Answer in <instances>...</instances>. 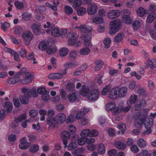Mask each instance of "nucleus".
I'll return each mask as SVG.
<instances>
[{
	"label": "nucleus",
	"mask_w": 156,
	"mask_h": 156,
	"mask_svg": "<svg viewBox=\"0 0 156 156\" xmlns=\"http://www.w3.org/2000/svg\"><path fill=\"white\" fill-rule=\"evenodd\" d=\"M21 91L25 93L24 95L23 96L20 98L21 103L23 105H27L29 102V99L32 96L34 98L38 96L36 89L33 88L31 89H28L26 87L22 88Z\"/></svg>",
	"instance_id": "nucleus-1"
},
{
	"label": "nucleus",
	"mask_w": 156,
	"mask_h": 156,
	"mask_svg": "<svg viewBox=\"0 0 156 156\" xmlns=\"http://www.w3.org/2000/svg\"><path fill=\"white\" fill-rule=\"evenodd\" d=\"M141 116V113L140 112L135 113L133 116V119L135 120L134 125L136 127H142L144 124L145 117Z\"/></svg>",
	"instance_id": "nucleus-2"
},
{
	"label": "nucleus",
	"mask_w": 156,
	"mask_h": 156,
	"mask_svg": "<svg viewBox=\"0 0 156 156\" xmlns=\"http://www.w3.org/2000/svg\"><path fill=\"white\" fill-rule=\"evenodd\" d=\"M55 113V112L52 110L48 111L47 115L48 118L47 119V124L49 125V127L51 128H54L55 124L53 123L54 122V119L53 117Z\"/></svg>",
	"instance_id": "nucleus-3"
},
{
	"label": "nucleus",
	"mask_w": 156,
	"mask_h": 156,
	"mask_svg": "<svg viewBox=\"0 0 156 156\" xmlns=\"http://www.w3.org/2000/svg\"><path fill=\"white\" fill-rule=\"evenodd\" d=\"M22 37L25 41V43L27 44H29L33 37V35L30 31H26L23 32Z\"/></svg>",
	"instance_id": "nucleus-4"
},
{
	"label": "nucleus",
	"mask_w": 156,
	"mask_h": 156,
	"mask_svg": "<svg viewBox=\"0 0 156 156\" xmlns=\"http://www.w3.org/2000/svg\"><path fill=\"white\" fill-rule=\"evenodd\" d=\"M99 96L98 91L96 89H93L90 91L87 97L88 100L92 101L97 99Z\"/></svg>",
	"instance_id": "nucleus-5"
},
{
	"label": "nucleus",
	"mask_w": 156,
	"mask_h": 156,
	"mask_svg": "<svg viewBox=\"0 0 156 156\" xmlns=\"http://www.w3.org/2000/svg\"><path fill=\"white\" fill-rule=\"evenodd\" d=\"M66 119V116L63 113H60L57 115L54 119V122L53 123L55 124L54 128L55 127L56 124V123H62Z\"/></svg>",
	"instance_id": "nucleus-6"
},
{
	"label": "nucleus",
	"mask_w": 156,
	"mask_h": 156,
	"mask_svg": "<svg viewBox=\"0 0 156 156\" xmlns=\"http://www.w3.org/2000/svg\"><path fill=\"white\" fill-rule=\"evenodd\" d=\"M123 13L122 17L123 21L127 24H130L131 23L132 20L129 16L130 11L128 10H124L123 11Z\"/></svg>",
	"instance_id": "nucleus-7"
},
{
	"label": "nucleus",
	"mask_w": 156,
	"mask_h": 156,
	"mask_svg": "<svg viewBox=\"0 0 156 156\" xmlns=\"http://www.w3.org/2000/svg\"><path fill=\"white\" fill-rule=\"evenodd\" d=\"M61 136L63 141V143L64 145L65 148L67 147L68 143V141L67 139H69L70 138L71 134L66 131H64L61 134Z\"/></svg>",
	"instance_id": "nucleus-8"
},
{
	"label": "nucleus",
	"mask_w": 156,
	"mask_h": 156,
	"mask_svg": "<svg viewBox=\"0 0 156 156\" xmlns=\"http://www.w3.org/2000/svg\"><path fill=\"white\" fill-rule=\"evenodd\" d=\"M62 73H54L49 75L48 77L49 78L52 80L59 79L62 78L63 75L66 73V70L64 69L63 71L61 72Z\"/></svg>",
	"instance_id": "nucleus-9"
},
{
	"label": "nucleus",
	"mask_w": 156,
	"mask_h": 156,
	"mask_svg": "<svg viewBox=\"0 0 156 156\" xmlns=\"http://www.w3.org/2000/svg\"><path fill=\"white\" fill-rule=\"evenodd\" d=\"M116 88L119 98H122L126 95L128 91V88L127 87H117Z\"/></svg>",
	"instance_id": "nucleus-10"
},
{
	"label": "nucleus",
	"mask_w": 156,
	"mask_h": 156,
	"mask_svg": "<svg viewBox=\"0 0 156 156\" xmlns=\"http://www.w3.org/2000/svg\"><path fill=\"white\" fill-rule=\"evenodd\" d=\"M75 28L83 33H90L92 30V28L91 27L85 24L81 25L79 27H76Z\"/></svg>",
	"instance_id": "nucleus-11"
},
{
	"label": "nucleus",
	"mask_w": 156,
	"mask_h": 156,
	"mask_svg": "<svg viewBox=\"0 0 156 156\" xmlns=\"http://www.w3.org/2000/svg\"><path fill=\"white\" fill-rule=\"evenodd\" d=\"M154 120L151 118H145L144 125L146 129H149L152 126Z\"/></svg>",
	"instance_id": "nucleus-12"
},
{
	"label": "nucleus",
	"mask_w": 156,
	"mask_h": 156,
	"mask_svg": "<svg viewBox=\"0 0 156 156\" xmlns=\"http://www.w3.org/2000/svg\"><path fill=\"white\" fill-rule=\"evenodd\" d=\"M26 76L21 81L22 83L23 84H27L31 82L34 78L33 75L27 73L25 75Z\"/></svg>",
	"instance_id": "nucleus-13"
},
{
	"label": "nucleus",
	"mask_w": 156,
	"mask_h": 156,
	"mask_svg": "<svg viewBox=\"0 0 156 156\" xmlns=\"http://www.w3.org/2000/svg\"><path fill=\"white\" fill-rule=\"evenodd\" d=\"M120 15L119 10H111L108 13V17L110 19H113L118 17Z\"/></svg>",
	"instance_id": "nucleus-14"
},
{
	"label": "nucleus",
	"mask_w": 156,
	"mask_h": 156,
	"mask_svg": "<svg viewBox=\"0 0 156 156\" xmlns=\"http://www.w3.org/2000/svg\"><path fill=\"white\" fill-rule=\"evenodd\" d=\"M41 27L40 24L34 23L31 26V28L34 34L37 35L39 34L41 32Z\"/></svg>",
	"instance_id": "nucleus-15"
},
{
	"label": "nucleus",
	"mask_w": 156,
	"mask_h": 156,
	"mask_svg": "<svg viewBox=\"0 0 156 156\" xmlns=\"http://www.w3.org/2000/svg\"><path fill=\"white\" fill-rule=\"evenodd\" d=\"M98 7L94 3L91 4L87 9V12L89 15H92L97 12Z\"/></svg>",
	"instance_id": "nucleus-16"
},
{
	"label": "nucleus",
	"mask_w": 156,
	"mask_h": 156,
	"mask_svg": "<svg viewBox=\"0 0 156 156\" xmlns=\"http://www.w3.org/2000/svg\"><path fill=\"white\" fill-rule=\"evenodd\" d=\"M110 25V26H112L119 29L121 27L122 22L119 20L116 19L111 21Z\"/></svg>",
	"instance_id": "nucleus-17"
},
{
	"label": "nucleus",
	"mask_w": 156,
	"mask_h": 156,
	"mask_svg": "<svg viewBox=\"0 0 156 156\" xmlns=\"http://www.w3.org/2000/svg\"><path fill=\"white\" fill-rule=\"evenodd\" d=\"M94 63L96 65L94 70L95 71H97L102 67L104 65V62L102 60L98 59L94 61Z\"/></svg>",
	"instance_id": "nucleus-18"
},
{
	"label": "nucleus",
	"mask_w": 156,
	"mask_h": 156,
	"mask_svg": "<svg viewBox=\"0 0 156 156\" xmlns=\"http://www.w3.org/2000/svg\"><path fill=\"white\" fill-rule=\"evenodd\" d=\"M116 88H112L110 91L109 97L112 99H115L119 98Z\"/></svg>",
	"instance_id": "nucleus-19"
},
{
	"label": "nucleus",
	"mask_w": 156,
	"mask_h": 156,
	"mask_svg": "<svg viewBox=\"0 0 156 156\" xmlns=\"http://www.w3.org/2000/svg\"><path fill=\"white\" fill-rule=\"evenodd\" d=\"M88 36V34H86L84 35H83L82 37L83 38H84L85 45L88 47H91L92 46V44L90 40L91 37L90 36L89 37V39H86L87 37ZM89 36H90V35Z\"/></svg>",
	"instance_id": "nucleus-20"
},
{
	"label": "nucleus",
	"mask_w": 156,
	"mask_h": 156,
	"mask_svg": "<svg viewBox=\"0 0 156 156\" xmlns=\"http://www.w3.org/2000/svg\"><path fill=\"white\" fill-rule=\"evenodd\" d=\"M114 145L117 148L122 150L125 149L126 147L125 144L120 141L115 142L114 143Z\"/></svg>",
	"instance_id": "nucleus-21"
},
{
	"label": "nucleus",
	"mask_w": 156,
	"mask_h": 156,
	"mask_svg": "<svg viewBox=\"0 0 156 156\" xmlns=\"http://www.w3.org/2000/svg\"><path fill=\"white\" fill-rule=\"evenodd\" d=\"M49 45V43L48 42L43 41L39 45L38 48L40 50L44 51L47 49Z\"/></svg>",
	"instance_id": "nucleus-22"
},
{
	"label": "nucleus",
	"mask_w": 156,
	"mask_h": 156,
	"mask_svg": "<svg viewBox=\"0 0 156 156\" xmlns=\"http://www.w3.org/2000/svg\"><path fill=\"white\" fill-rule=\"evenodd\" d=\"M125 37V34L122 33H119L115 37V41L116 43L121 42Z\"/></svg>",
	"instance_id": "nucleus-23"
},
{
	"label": "nucleus",
	"mask_w": 156,
	"mask_h": 156,
	"mask_svg": "<svg viewBox=\"0 0 156 156\" xmlns=\"http://www.w3.org/2000/svg\"><path fill=\"white\" fill-rule=\"evenodd\" d=\"M90 90V88L88 87L85 85H83L80 92L82 96H85L87 95Z\"/></svg>",
	"instance_id": "nucleus-24"
},
{
	"label": "nucleus",
	"mask_w": 156,
	"mask_h": 156,
	"mask_svg": "<svg viewBox=\"0 0 156 156\" xmlns=\"http://www.w3.org/2000/svg\"><path fill=\"white\" fill-rule=\"evenodd\" d=\"M21 80L20 77H12L7 80V82L10 84H13L18 83Z\"/></svg>",
	"instance_id": "nucleus-25"
},
{
	"label": "nucleus",
	"mask_w": 156,
	"mask_h": 156,
	"mask_svg": "<svg viewBox=\"0 0 156 156\" xmlns=\"http://www.w3.org/2000/svg\"><path fill=\"white\" fill-rule=\"evenodd\" d=\"M78 66V63L77 62H67L64 65V66L66 68H73L76 67Z\"/></svg>",
	"instance_id": "nucleus-26"
},
{
	"label": "nucleus",
	"mask_w": 156,
	"mask_h": 156,
	"mask_svg": "<svg viewBox=\"0 0 156 156\" xmlns=\"http://www.w3.org/2000/svg\"><path fill=\"white\" fill-rule=\"evenodd\" d=\"M156 17V13L152 12L148 16L146 21L148 23H151L155 19Z\"/></svg>",
	"instance_id": "nucleus-27"
},
{
	"label": "nucleus",
	"mask_w": 156,
	"mask_h": 156,
	"mask_svg": "<svg viewBox=\"0 0 156 156\" xmlns=\"http://www.w3.org/2000/svg\"><path fill=\"white\" fill-rule=\"evenodd\" d=\"M92 22L96 24H99L104 22L103 18L100 16H96L92 18Z\"/></svg>",
	"instance_id": "nucleus-28"
},
{
	"label": "nucleus",
	"mask_w": 156,
	"mask_h": 156,
	"mask_svg": "<svg viewBox=\"0 0 156 156\" xmlns=\"http://www.w3.org/2000/svg\"><path fill=\"white\" fill-rule=\"evenodd\" d=\"M90 52V49L87 47L82 48L80 51V54L82 55H88Z\"/></svg>",
	"instance_id": "nucleus-29"
},
{
	"label": "nucleus",
	"mask_w": 156,
	"mask_h": 156,
	"mask_svg": "<svg viewBox=\"0 0 156 156\" xmlns=\"http://www.w3.org/2000/svg\"><path fill=\"white\" fill-rule=\"evenodd\" d=\"M5 108L8 112H10L12 109V105L11 103L9 101H7L5 103L4 106Z\"/></svg>",
	"instance_id": "nucleus-30"
},
{
	"label": "nucleus",
	"mask_w": 156,
	"mask_h": 156,
	"mask_svg": "<svg viewBox=\"0 0 156 156\" xmlns=\"http://www.w3.org/2000/svg\"><path fill=\"white\" fill-rule=\"evenodd\" d=\"M77 11V15L80 16L84 15L87 12L86 9L82 7L78 8Z\"/></svg>",
	"instance_id": "nucleus-31"
},
{
	"label": "nucleus",
	"mask_w": 156,
	"mask_h": 156,
	"mask_svg": "<svg viewBox=\"0 0 156 156\" xmlns=\"http://www.w3.org/2000/svg\"><path fill=\"white\" fill-rule=\"evenodd\" d=\"M137 144L140 148H144L146 146V142L143 139H138L137 141Z\"/></svg>",
	"instance_id": "nucleus-32"
},
{
	"label": "nucleus",
	"mask_w": 156,
	"mask_h": 156,
	"mask_svg": "<svg viewBox=\"0 0 156 156\" xmlns=\"http://www.w3.org/2000/svg\"><path fill=\"white\" fill-rule=\"evenodd\" d=\"M115 107V105L113 102L109 103L106 105L105 106L106 109L108 111H111L114 109Z\"/></svg>",
	"instance_id": "nucleus-33"
},
{
	"label": "nucleus",
	"mask_w": 156,
	"mask_h": 156,
	"mask_svg": "<svg viewBox=\"0 0 156 156\" xmlns=\"http://www.w3.org/2000/svg\"><path fill=\"white\" fill-rule=\"evenodd\" d=\"M56 51V46L54 45H50L47 51V53L51 55L54 53Z\"/></svg>",
	"instance_id": "nucleus-34"
},
{
	"label": "nucleus",
	"mask_w": 156,
	"mask_h": 156,
	"mask_svg": "<svg viewBox=\"0 0 156 156\" xmlns=\"http://www.w3.org/2000/svg\"><path fill=\"white\" fill-rule=\"evenodd\" d=\"M141 26V23L140 21L138 20L134 21L132 23L133 28L135 30H137Z\"/></svg>",
	"instance_id": "nucleus-35"
},
{
	"label": "nucleus",
	"mask_w": 156,
	"mask_h": 156,
	"mask_svg": "<svg viewBox=\"0 0 156 156\" xmlns=\"http://www.w3.org/2000/svg\"><path fill=\"white\" fill-rule=\"evenodd\" d=\"M68 49L66 48H61L59 51V55L62 57L66 56L68 52Z\"/></svg>",
	"instance_id": "nucleus-36"
},
{
	"label": "nucleus",
	"mask_w": 156,
	"mask_h": 156,
	"mask_svg": "<svg viewBox=\"0 0 156 156\" xmlns=\"http://www.w3.org/2000/svg\"><path fill=\"white\" fill-rule=\"evenodd\" d=\"M105 147L104 145L101 144H99V148L98 149V153L100 154H103L105 152Z\"/></svg>",
	"instance_id": "nucleus-37"
},
{
	"label": "nucleus",
	"mask_w": 156,
	"mask_h": 156,
	"mask_svg": "<svg viewBox=\"0 0 156 156\" xmlns=\"http://www.w3.org/2000/svg\"><path fill=\"white\" fill-rule=\"evenodd\" d=\"M68 98L70 102H74L76 99L77 96L75 93H73L69 94Z\"/></svg>",
	"instance_id": "nucleus-38"
},
{
	"label": "nucleus",
	"mask_w": 156,
	"mask_h": 156,
	"mask_svg": "<svg viewBox=\"0 0 156 156\" xmlns=\"http://www.w3.org/2000/svg\"><path fill=\"white\" fill-rule=\"evenodd\" d=\"M26 115L25 114H23L20 115L18 117L15 118V122H19L26 119Z\"/></svg>",
	"instance_id": "nucleus-39"
},
{
	"label": "nucleus",
	"mask_w": 156,
	"mask_h": 156,
	"mask_svg": "<svg viewBox=\"0 0 156 156\" xmlns=\"http://www.w3.org/2000/svg\"><path fill=\"white\" fill-rule=\"evenodd\" d=\"M64 9L65 13L67 15L72 14L73 11L72 8L68 5H66L64 7Z\"/></svg>",
	"instance_id": "nucleus-40"
},
{
	"label": "nucleus",
	"mask_w": 156,
	"mask_h": 156,
	"mask_svg": "<svg viewBox=\"0 0 156 156\" xmlns=\"http://www.w3.org/2000/svg\"><path fill=\"white\" fill-rule=\"evenodd\" d=\"M77 34L76 33L70 32L67 35V38L68 39L76 40Z\"/></svg>",
	"instance_id": "nucleus-41"
},
{
	"label": "nucleus",
	"mask_w": 156,
	"mask_h": 156,
	"mask_svg": "<svg viewBox=\"0 0 156 156\" xmlns=\"http://www.w3.org/2000/svg\"><path fill=\"white\" fill-rule=\"evenodd\" d=\"M137 15L141 17H143L145 13V10L142 7H140L137 10Z\"/></svg>",
	"instance_id": "nucleus-42"
},
{
	"label": "nucleus",
	"mask_w": 156,
	"mask_h": 156,
	"mask_svg": "<svg viewBox=\"0 0 156 156\" xmlns=\"http://www.w3.org/2000/svg\"><path fill=\"white\" fill-rule=\"evenodd\" d=\"M130 150L133 153H137L139 151V149L138 146L135 144H132L130 147Z\"/></svg>",
	"instance_id": "nucleus-43"
},
{
	"label": "nucleus",
	"mask_w": 156,
	"mask_h": 156,
	"mask_svg": "<svg viewBox=\"0 0 156 156\" xmlns=\"http://www.w3.org/2000/svg\"><path fill=\"white\" fill-rule=\"evenodd\" d=\"M82 4V0H75L73 4V7L74 9H76L80 6Z\"/></svg>",
	"instance_id": "nucleus-44"
},
{
	"label": "nucleus",
	"mask_w": 156,
	"mask_h": 156,
	"mask_svg": "<svg viewBox=\"0 0 156 156\" xmlns=\"http://www.w3.org/2000/svg\"><path fill=\"white\" fill-rule=\"evenodd\" d=\"M69 58L72 60H74L77 57V52L75 51H72L69 53Z\"/></svg>",
	"instance_id": "nucleus-45"
},
{
	"label": "nucleus",
	"mask_w": 156,
	"mask_h": 156,
	"mask_svg": "<svg viewBox=\"0 0 156 156\" xmlns=\"http://www.w3.org/2000/svg\"><path fill=\"white\" fill-rule=\"evenodd\" d=\"M111 88L110 85H108L105 87L102 91V94L103 95H106L109 91Z\"/></svg>",
	"instance_id": "nucleus-46"
},
{
	"label": "nucleus",
	"mask_w": 156,
	"mask_h": 156,
	"mask_svg": "<svg viewBox=\"0 0 156 156\" xmlns=\"http://www.w3.org/2000/svg\"><path fill=\"white\" fill-rule=\"evenodd\" d=\"M59 30L58 28H55L51 30V34L54 37H58L60 36L59 34Z\"/></svg>",
	"instance_id": "nucleus-47"
},
{
	"label": "nucleus",
	"mask_w": 156,
	"mask_h": 156,
	"mask_svg": "<svg viewBox=\"0 0 156 156\" xmlns=\"http://www.w3.org/2000/svg\"><path fill=\"white\" fill-rule=\"evenodd\" d=\"M111 42V40L108 37L106 38L104 41V43L105 44V48H108L109 47L110 44Z\"/></svg>",
	"instance_id": "nucleus-48"
},
{
	"label": "nucleus",
	"mask_w": 156,
	"mask_h": 156,
	"mask_svg": "<svg viewBox=\"0 0 156 156\" xmlns=\"http://www.w3.org/2000/svg\"><path fill=\"white\" fill-rule=\"evenodd\" d=\"M77 146V145L76 143V142H71L68 145V150L69 151H72L76 148Z\"/></svg>",
	"instance_id": "nucleus-49"
},
{
	"label": "nucleus",
	"mask_w": 156,
	"mask_h": 156,
	"mask_svg": "<svg viewBox=\"0 0 156 156\" xmlns=\"http://www.w3.org/2000/svg\"><path fill=\"white\" fill-rule=\"evenodd\" d=\"M19 54L21 57H24L27 55V52L25 48L21 47L20 51H19Z\"/></svg>",
	"instance_id": "nucleus-50"
},
{
	"label": "nucleus",
	"mask_w": 156,
	"mask_h": 156,
	"mask_svg": "<svg viewBox=\"0 0 156 156\" xmlns=\"http://www.w3.org/2000/svg\"><path fill=\"white\" fill-rule=\"evenodd\" d=\"M119 30V29L118 28L111 26L109 30L110 34L112 35H114L118 32Z\"/></svg>",
	"instance_id": "nucleus-51"
},
{
	"label": "nucleus",
	"mask_w": 156,
	"mask_h": 156,
	"mask_svg": "<svg viewBox=\"0 0 156 156\" xmlns=\"http://www.w3.org/2000/svg\"><path fill=\"white\" fill-rule=\"evenodd\" d=\"M149 64L150 66V68L153 69L156 67V60L154 59L151 60H148Z\"/></svg>",
	"instance_id": "nucleus-52"
},
{
	"label": "nucleus",
	"mask_w": 156,
	"mask_h": 156,
	"mask_svg": "<svg viewBox=\"0 0 156 156\" xmlns=\"http://www.w3.org/2000/svg\"><path fill=\"white\" fill-rule=\"evenodd\" d=\"M39 149V146L37 145H34L31 146L30 148V151L32 153L37 151Z\"/></svg>",
	"instance_id": "nucleus-53"
},
{
	"label": "nucleus",
	"mask_w": 156,
	"mask_h": 156,
	"mask_svg": "<svg viewBox=\"0 0 156 156\" xmlns=\"http://www.w3.org/2000/svg\"><path fill=\"white\" fill-rule=\"evenodd\" d=\"M137 99V96L135 94L131 95L129 98L130 103L131 104L134 103Z\"/></svg>",
	"instance_id": "nucleus-54"
},
{
	"label": "nucleus",
	"mask_w": 156,
	"mask_h": 156,
	"mask_svg": "<svg viewBox=\"0 0 156 156\" xmlns=\"http://www.w3.org/2000/svg\"><path fill=\"white\" fill-rule=\"evenodd\" d=\"M37 92L39 94L42 95L48 92L46 88L44 87L38 88L37 90Z\"/></svg>",
	"instance_id": "nucleus-55"
},
{
	"label": "nucleus",
	"mask_w": 156,
	"mask_h": 156,
	"mask_svg": "<svg viewBox=\"0 0 156 156\" xmlns=\"http://www.w3.org/2000/svg\"><path fill=\"white\" fill-rule=\"evenodd\" d=\"M117 127L122 131H124L126 130V127L125 125L122 123H118L117 126Z\"/></svg>",
	"instance_id": "nucleus-56"
},
{
	"label": "nucleus",
	"mask_w": 156,
	"mask_h": 156,
	"mask_svg": "<svg viewBox=\"0 0 156 156\" xmlns=\"http://www.w3.org/2000/svg\"><path fill=\"white\" fill-rule=\"evenodd\" d=\"M38 114V111L35 109H32L30 110L29 112V115L32 117H34Z\"/></svg>",
	"instance_id": "nucleus-57"
},
{
	"label": "nucleus",
	"mask_w": 156,
	"mask_h": 156,
	"mask_svg": "<svg viewBox=\"0 0 156 156\" xmlns=\"http://www.w3.org/2000/svg\"><path fill=\"white\" fill-rule=\"evenodd\" d=\"M9 24L6 22L1 24L2 29L4 31H5L6 29L9 27Z\"/></svg>",
	"instance_id": "nucleus-58"
},
{
	"label": "nucleus",
	"mask_w": 156,
	"mask_h": 156,
	"mask_svg": "<svg viewBox=\"0 0 156 156\" xmlns=\"http://www.w3.org/2000/svg\"><path fill=\"white\" fill-rule=\"evenodd\" d=\"M68 130L71 134H73L76 132V128L74 125H70L68 126Z\"/></svg>",
	"instance_id": "nucleus-59"
},
{
	"label": "nucleus",
	"mask_w": 156,
	"mask_h": 156,
	"mask_svg": "<svg viewBox=\"0 0 156 156\" xmlns=\"http://www.w3.org/2000/svg\"><path fill=\"white\" fill-rule=\"evenodd\" d=\"M23 31L22 28L19 26L16 27L14 30V33L16 34H20Z\"/></svg>",
	"instance_id": "nucleus-60"
},
{
	"label": "nucleus",
	"mask_w": 156,
	"mask_h": 156,
	"mask_svg": "<svg viewBox=\"0 0 156 156\" xmlns=\"http://www.w3.org/2000/svg\"><path fill=\"white\" fill-rule=\"evenodd\" d=\"M84 115V113L81 111L76 114L75 117L77 119H81Z\"/></svg>",
	"instance_id": "nucleus-61"
},
{
	"label": "nucleus",
	"mask_w": 156,
	"mask_h": 156,
	"mask_svg": "<svg viewBox=\"0 0 156 156\" xmlns=\"http://www.w3.org/2000/svg\"><path fill=\"white\" fill-rule=\"evenodd\" d=\"M66 88L69 91H73L75 89V86L73 83H70L67 84Z\"/></svg>",
	"instance_id": "nucleus-62"
},
{
	"label": "nucleus",
	"mask_w": 156,
	"mask_h": 156,
	"mask_svg": "<svg viewBox=\"0 0 156 156\" xmlns=\"http://www.w3.org/2000/svg\"><path fill=\"white\" fill-rule=\"evenodd\" d=\"M90 134V130L88 129L83 130L81 132V136L83 137L89 136Z\"/></svg>",
	"instance_id": "nucleus-63"
},
{
	"label": "nucleus",
	"mask_w": 156,
	"mask_h": 156,
	"mask_svg": "<svg viewBox=\"0 0 156 156\" xmlns=\"http://www.w3.org/2000/svg\"><path fill=\"white\" fill-rule=\"evenodd\" d=\"M98 133L97 131L96 130H92L91 131H90V134L89 136L93 137L96 136L98 135Z\"/></svg>",
	"instance_id": "nucleus-64"
}]
</instances>
